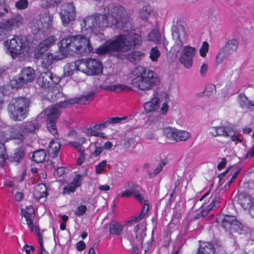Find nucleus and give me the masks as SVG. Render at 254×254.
I'll use <instances>...</instances> for the list:
<instances>
[{
    "label": "nucleus",
    "instance_id": "f257e3e1",
    "mask_svg": "<svg viewBox=\"0 0 254 254\" xmlns=\"http://www.w3.org/2000/svg\"><path fill=\"white\" fill-rule=\"evenodd\" d=\"M109 17L105 14H94L83 18L80 23L82 34L67 36L62 39L58 44L59 52L54 55L46 54L43 58L42 65L49 67L55 62L64 59L70 53L86 54L91 53L93 48L90 42L89 37L101 34L107 27L110 21L113 25L124 31H129L109 39L95 49L99 55L110 54L118 58L124 59L125 53L133 50L142 43L141 36L131 30V22L126 16V11L118 3L109 6Z\"/></svg>",
    "mask_w": 254,
    "mask_h": 254
},
{
    "label": "nucleus",
    "instance_id": "13d9d810",
    "mask_svg": "<svg viewBox=\"0 0 254 254\" xmlns=\"http://www.w3.org/2000/svg\"><path fill=\"white\" fill-rule=\"evenodd\" d=\"M208 69V64L205 63H202V64L200 66V68H199V72L200 75L202 77L205 76L206 74Z\"/></svg>",
    "mask_w": 254,
    "mask_h": 254
},
{
    "label": "nucleus",
    "instance_id": "6ab92c4d",
    "mask_svg": "<svg viewBox=\"0 0 254 254\" xmlns=\"http://www.w3.org/2000/svg\"><path fill=\"white\" fill-rule=\"evenodd\" d=\"M22 217L25 218L26 223L29 229L33 231L36 226L34 227L33 224V219L35 217L34 209L32 206H27L25 208H22L21 211Z\"/></svg>",
    "mask_w": 254,
    "mask_h": 254
},
{
    "label": "nucleus",
    "instance_id": "2eb2a0df",
    "mask_svg": "<svg viewBox=\"0 0 254 254\" xmlns=\"http://www.w3.org/2000/svg\"><path fill=\"white\" fill-rule=\"evenodd\" d=\"M86 141V139L80 134L77 135L75 141L69 142V144L76 149L79 153L80 156L77 161L78 165L83 163L85 160V149L82 145Z\"/></svg>",
    "mask_w": 254,
    "mask_h": 254
},
{
    "label": "nucleus",
    "instance_id": "c03bdc74",
    "mask_svg": "<svg viewBox=\"0 0 254 254\" xmlns=\"http://www.w3.org/2000/svg\"><path fill=\"white\" fill-rule=\"evenodd\" d=\"M35 231L38 237V241L40 244V252L38 254H48L47 252L44 249L43 241V236L40 233L39 228L35 227Z\"/></svg>",
    "mask_w": 254,
    "mask_h": 254
},
{
    "label": "nucleus",
    "instance_id": "cd10ccee",
    "mask_svg": "<svg viewBox=\"0 0 254 254\" xmlns=\"http://www.w3.org/2000/svg\"><path fill=\"white\" fill-rule=\"evenodd\" d=\"M82 131L87 137L94 136L101 138H107L108 136L103 132L99 131L94 125L89 127H86L82 129Z\"/></svg>",
    "mask_w": 254,
    "mask_h": 254
},
{
    "label": "nucleus",
    "instance_id": "4d7b16f0",
    "mask_svg": "<svg viewBox=\"0 0 254 254\" xmlns=\"http://www.w3.org/2000/svg\"><path fill=\"white\" fill-rule=\"evenodd\" d=\"M216 91V87L214 84H208L205 89V93L207 95H211L214 94Z\"/></svg>",
    "mask_w": 254,
    "mask_h": 254
},
{
    "label": "nucleus",
    "instance_id": "bb28decb",
    "mask_svg": "<svg viewBox=\"0 0 254 254\" xmlns=\"http://www.w3.org/2000/svg\"><path fill=\"white\" fill-rule=\"evenodd\" d=\"M172 35L174 39L183 42L187 36L185 28L182 25L174 26L172 29Z\"/></svg>",
    "mask_w": 254,
    "mask_h": 254
},
{
    "label": "nucleus",
    "instance_id": "f8f14e48",
    "mask_svg": "<svg viewBox=\"0 0 254 254\" xmlns=\"http://www.w3.org/2000/svg\"><path fill=\"white\" fill-rule=\"evenodd\" d=\"M76 14V9L73 3L69 2L63 4L60 13L62 24L64 26H67L74 20Z\"/></svg>",
    "mask_w": 254,
    "mask_h": 254
},
{
    "label": "nucleus",
    "instance_id": "a19ab883",
    "mask_svg": "<svg viewBox=\"0 0 254 254\" xmlns=\"http://www.w3.org/2000/svg\"><path fill=\"white\" fill-rule=\"evenodd\" d=\"M46 157V151L45 150L41 149L35 151L32 157V160L35 162L39 163L42 162Z\"/></svg>",
    "mask_w": 254,
    "mask_h": 254
},
{
    "label": "nucleus",
    "instance_id": "bf43d9fd",
    "mask_svg": "<svg viewBox=\"0 0 254 254\" xmlns=\"http://www.w3.org/2000/svg\"><path fill=\"white\" fill-rule=\"evenodd\" d=\"M127 117H124L122 118L120 117H114L110 118L108 119L107 122L109 124H117L120 123L121 121L125 120L127 119Z\"/></svg>",
    "mask_w": 254,
    "mask_h": 254
},
{
    "label": "nucleus",
    "instance_id": "a18cd8bd",
    "mask_svg": "<svg viewBox=\"0 0 254 254\" xmlns=\"http://www.w3.org/2000/svg\"><path fill=\"white\" fill-rule=\"evenodd\" d=\"M7 158L6 150L2 142H0V166L4 165Z\"/></svg>",
    "mask_w": 254,
    "mask_h": 254
},
{
    "label": "nucleus",
    "instance_id": "9b49d317",
    "mask_svg": "<svg viewBox=\"0 0 254 254\" xmlns=\"http://www.w3.org/2000/svg\"><path fill=\"white\" fill-rule=\"evenodd\" d=\"M199 200L204 201V206L200 213L201 216H204L218 204L219 196L217 193H213L209 190L200 197Z\"/></svg>",
    "mask_w": 254,
    "mask_h": 254
},
{
    "label": "nucleus",
    "instance_id": "79ce46f5",
    "mask_svg": "<svg viewBox=\"0 0 254 254\" xmlns=\"http://www.w3.org/2000/svg\"><path fill=\"white\" fill-rule=\"evenodd\" d=\"M76 70L77 69L75 63L67 64L64 67V75L65 77L71 76Z\"/></svg>",
    "mask_w": 254,
    "mask_h": 254
},
{
    "label": "nucleus",
    "instance_id": "7c9ffc66",
    "mask_svg": "<svg viewBox=\"0 0 254 254\" xmlns=\"http://www.w3.org/2000/svg\"><path fill=\"white\" fill-rule=\"evenodd\" d=\"M214 246L211 243L203 242L200 243L197 254H214Z\"/></svg>",
    "mask_w": 254,
    "mask_h": 254
},
{
    "label": "nucleus",
    "instance_id": "1a4fd4ad",
    "mask_svg": "<svg viewBox=\"0 0 254 254\" xmlns=\"http://www.w3.org/2000/svg\"><path fill=\"white\" fill-rule=\"evenodd\" d=\"M29 105L28 99L19 97L15 99L12 104L9 106L10 117L14 121H21L26 116Z\"/></svg>",
    "mask_w": 254,
    "mask_h": 254
},
{
    "label": "nucleus",
    "instance_id": "dca6fc26",
    "mask_svg": "<svg viewBox=\"0 0 254 254\" xmlns=\"http://www.w3.org/2000/svg\"><path fill=\"white\" fill-rule=\"evenodd\" d=\"M136 239L137 241H141L142 248L145 252H147L151 247L152 240L145 242L144 238L146 236L145 228L143 224H138L135 227Z\"/></svg>",
    "mask_w": 254,
    "mask_h": 254
},
{
    "label": "nucleus",
    "instance_id": "ddd939ff",
    "mask_svg": "<svg viewBox=\"0 0 254 254\" xmlns=\"http://www.w3.org/2000/svg\"><path fill=\"white\" fill-rule=\"evenodd\" d=\"M195 53V48L190 46H184L179 57L180 63L186 68H190L193 64V58Z\"/></svg>",
    "mask_w": 254,
    "mask_h": 254
},
{
    "label": "nucleus",
    "instance_id": "5701e85b",
    "mask_svg": "<svg viewBox=\"0 0 254 254\" xmlns=\"http://www.w3.org/2000/svg\"><path fill=\"white\" fill-rule=\"evenodd\" d=\"M147 40L158 44L162 42L165 48L168 45V41L165 37L162 36L157 29H153L151 31L148 35Z\"/></svg>",
    "mask_w": 254,
    "mask_h": 254
},
{
    "label": "nucleus",
    "instance_id": "338daca9",
    "mask_svg": "<svg viewBox=\"0 0 254 254\" xmlns=\"http://www.w3.org/2000/svg\"><path fill=\"white\" fill-rule=\"evenodd\" d=\"M34 250L33 246L27 244L25 245L23 248V251H24L26 254H30V252L34 251Z\"/></svg>",
    "mask_w": 254,
    "mask_h": 254
},
{
    "label": "nucleus",
    "instance_id": "a211bd4d",
    "mask_svg": "<svg viewBox=\"0 0 254 254\" xmlns=\"http://www.w3.org/2000/svg\"><path fill=\"white\" fill-rule=\"evenodd\" d=\"M231 126H212L208 128V133L212 136H223L227 137L231 134Z\"/></svg>",
    "mask_w": 254,
    "mask_h": 254
},
{
    "label": "nucleus",
    "instance_id": "3c124183",
    "mask_svg": "<svg viewBox=\"0 0 254 254\" xmlns=\"http://www.w3.org/2000/svg\"><path fill=\"white\" fill-rule=\"evenodd\" d=\"M28 6V0H18L15 2V6L19 10L26 9Z\"/></svg>",
    "mask_w": 254,
    "mask_h": 254
},
{
    "label": "nucleus",
    "instance_id": "72a5a7b5",
    "mask_svg": "<svg viewBox=\"0 0 254 254\" xmlns=\"http://www.w3.org/2000/svg\"><path fill=\"white\" fill-rule=\"evenodd\" d=\"M159 103V99L158 97L153 98L150 101L146 102L144 104V108L147 112H151L157 109Z\"/></svg>",
    "mask_w": 254,
    "mask_h": 254
},
{
    "label": "nucleus",
    "instance_id": "864d4df0",
    "mask_svg": "<svg viewBox=\"0 0 254 254\" xmlns=\"http://www.w3.org/2000/svg\"><path fill=\"white\" fill-rule=\"evenodd\" d=\"M87 208L84 205L79 206L74 211V214L77 216L83 215L86 211Z\"/></svg>",
    "mask_w": 254,
    "mask_h": 254
},
{
    "label": "nucleus",
    "instance_id": "a878e982",
    "mask_svg": "<svg viewBox=\"0 0 254 254\" xmlns=\"http://www.w3.org/2000/svg\"><path fill=\"white\" fill-rule=\"evenodd\" d=\"M19 76L23 80L24 83L32 82L35 77V71L31 67H25L21 70Z\"/></svg>",
    "mask_w": 254,
    "mask_h": 254
},
{
    "label": "nucleus",
    "instance_id": "e433bc0d",
    "mask_svg": "<svg viewBox=\"0 0 254 254\" xmlns=\"http://www.w3.org/2000/svg\"><path fill=\"white\" fill-rule=\"evenodd\" d=\"M190 136V133L186 130L177 129L174 141H186Z\"/></svg>",
    "mask_w": 254,
    "mask_h": 254
},
{
    "label": "nucleus",
    "instance_id": "20e7f679",
    "mask_svg": "<svg viewBox=\"0 0 254 254\" xmlns=\"http://www.w3.org/2000/svg\"><path fill=\"white\" fill-rule=\"evenodd\" d=\"M135 76L132 79L133 87L141 90H148L160 83V79L157 74L154 71L138 66L133 70Z\"/></svg>",
    "mask_w": 254,
    "mask_h": 254
},
{
    "label": "nucleus",
    "instance_id": "4c0bfd02",
    "mask_svg": "<svg viewBox=\"0 0 254 254\" xmlns=\"http://www.w3.org/2000/svg\"><path fill=\"white\" fill-rule=\"evenodd\" d=\"M149 55V58L151 61L157 63L161 56V52L157 46H154L150 49Z\"/></svg>",
    "mask_w": 254,
    "mask_h": 254
},
{
    "label": "nucleus",
    "instance_id": "f03ea898",
    "mask_svg": "<svg viewBox=\"0 0 254 254\" xmlns=\"http://www.w3.org/2000/svg\"><path fill=\"white\" fill-rule=\"evenodd\" d=\"M93 93H90L87 95H81L78 98L69 99L55 105L51 106L47 108L44 113L42 112L40 114L37 118V120H39V118L45 115L47 118V128L51 134L55 135L57 134L56 121L61 115V109L65 108L68 104H85L86 101H91L93 99Z\"/></svg>",
    "mask_w": 254,
    "mask_h": 254
},
{
    "label": "nucleus",
    "instance_id": "8fccbe9b",
    "mask_svg": "<svg viewBox=\"0 0 254 254\" xmlns=\"http://www.w3.org/2000/svg\"><path fill=\"white\" fill-rule=\"evenodd\" d=\"M10 84L12 88H19L25 84L20 76L18 78H14L11 80Z\"/></svg>",
    "mask_w": 254,
    "mask_h": 254
},
{
    "label": "nucleus",
    "instance_id": "de8ad7c7",
    "mask_svg": "<svg viewBox=\"0 0 254 254\" xmlns=\"http://www.w3.org/2000/svg\"><path fill=\"white\" fill-rule=\"evenodd\" d=\"M209 50V44L207 42H203L199 50V53L202 58H205Z\"/></svg>",
    "mask_w": 254,
    "mask_h": 254
},
{
    "label": "nucleus",
    "instance_id": "c85d7f7f",
    "mask_svg": "<svg viewBox=\"0 0 254 254\" xmlns=\"http://www.w3.org/2000/svg\"><path fill=\"white\" fill-rule=\"evenodd\" d=\"M88 149L90 150L91 155L94 157L99 156L103 150L101 142L98 139L93 142H90Z\"/></svg>",
    "mask_w": 254,
    "mask_h": 254
},
{
    "label": "nucleus",
    "instance_id": "58836bf2",
    "mask_svg": "<svg viewBox=\"0 0 254 254\" xmlns=\"http://www.w3.org/2000/svg\"><path fill=\"white\" fill-rule=\"evenodd\" d=\"M76 65L77 70H79L87 74L88 69V59H82L74 62Z\"/></svg>",
    "mask_w": 254,
    "mask_h": 254
},
{
    "label": "nucleus",
    "instance_id": "e2e57ef3",
    "mask_svg": "<svg viewBox=\"0 0 254 254\" xmlns=\"http://www.w3.org/2000/svg\"><path fill=\"white\" fill-rule=\"evenodd\" d=\"M166 165V162L164 160L161 161L156 168L155 169L154 171V173L155 175H157L159 173L161 170H162L163 167Z\"/></svg>",
    "mask_w": 254,
    "mask_h": 254
},
{
    "label": "nucleus",
    "instance_id": "680f3d73",
    "mask_svg": "<svg viewBox=\"0 0 254 254\" xmlns=\"http://www.w3.org/2000/svg\"><path fill=\"white\" fill-rule=\"evenodd\" d=\"M145 138L148 141H154L157 139V136L155 133L149 131L146 133Z\"/></svg>",
    "mask_w": 254,
    "mask_h": 254
},
{
    "label": "nucleus",
    "instance_id": "49530a36",
    "mask_svg": "<svg viewBox=\"0 0 254 254\" xmlns=\"http://www.w3.org/2000/svg\"><path fill=\"white\" fill-rule=\"evenodd\" d=\"M228 55L223 48L220 49L216 57V62L217 64H220L222 63L226 56Z\"/></svg>",
    "mask_w": 254,
    "mask_h": 254
},
{
    "label": "nucleus",
    "instance_id": "6e6552de",
    "mask_svg": "<svg viewBox=\"0 0 254 254\" xmlns=\"http://www.w3.org/2000/svg\"><path fill=\"white\" fill-rule=\"evenodd\" d=\"M24 17L20 13L0 21V41L2 40L13 30L19 28L24 24Z\"/></svg>",
    "mask_w": 254,
    "mask_h": 254
},
{
    "label": "nucleus",
    "instance_id": "0eeeda50",
    "mask_svg": "<svg viewBox=\"0 0 254 254\" xmlns=\"http://www.w3.org/2000/svg\"><path fill=\"white\" fill-rule=\"evenodd\" d=\"M39 18H34L30 27L34 32H41L45 34L54 33L56 29L53 26V15L48 11L41 13Z\"/></svg>",
    "mask_w": 254,
    "mask_h": 254
},
{
    "label": "nucleus",
    "instance_id": "423d86ee",
    "mask_svg": "<svg viewBox=\"0 0 254 254\" xmlns=\"http://www.w3.org/2000/svg\"><path fill=\"white\" fill-rule=\"evenodd\" d=\"M39 125L36 122H27L20 126L12 128L8 134L4 138L7 141L9 139H14L19 142H22L31 134L39 130Z\"/></svg>",
    "mask_w": 254,
    "mask_h": 254
},
{
    "label": "nucleus",
    "instance_id": "774afa93",
    "mask_svg": "<svg viewBox=\"0 0 254 254\" xmlns=\"http://www.w3.org/2000/svg\"><path fill=\"white\" fill-rule=\"evenodd\" d=\"M64 173V168L59 167L54 171V175L58 177L62 176Z\"/></svg>",
    "mask_w": 254,
    "mask_h": 254
},
{
    "label": "nucleus",
    "instance_id": "2f4dec72",
    "mask_svg": "<svg viewBox=\"0 0 254 254\" xmlns=\"http://www.w3.org/2000/svg\"><path fill=\"white\" fill-rule=\"evenodd\" d=\"M239 41L236 39L229 40L222 48L228 54L230 55L236 51Z\"/></svg>",
    "mask_w": 254,
    "mask_h": 254
},
{
    "label": "nucleus",
    "instance_id": "37998d69",
    "mask_svg": "<svg viewBox=\"0 0 254 254\" xmlns=\"http://www.w3.org/2000/svg\"><path fill=\"white\" fill-rule=\"evenodd\" d=\"M128 87L123 84H116L109 85L107 89L110 91L115 92H120L122 91L125 90L127 89Z\"/></svg>",
    "mask_w": 254,
    "mask_h": 254
},
{
    "label": "nucleus",
    "instance_id": "c9c22d12",
    "mask_svg": "<svg viewBox=\"0 0 254 254\" xmlns=\"http://www.w3.org/2000/svg\"><path fill=\"white\" fill-rule=\"evenodd\" d=\"M163 135L169 140L174 141L177 128L171 127H166L163 128Z\"/></svg>",
    "mask_w": 254,
    "mask_h": 254
},
{
    "label": "nucleus",
    "instance_id": "4468645a",
    "mask_svg": "<svg viewBox=\"0 0 254 254\" xmlns=\"http://www.w3.org/2000/svg\"><path fill=\"white\" fill-rule=\"evenodd\" d=\"M217 220L218 222H221L222 226L226 230H233L238 233H240L242 231V224L237 220L234 216L228 215L220 216Z\"/></svg>",
    "mask_w": 254,
    "mask_h": 254
},
{
    "label": "nucleus",
    "instance_id": "393cba45",
    "mask_svg": "<svg viewBox=\"0 0 254 254\" xmlns=\"http://www.w3.org/2000/svg\"><path fill=\"white\" fill-rule=\"evenodd\" d=\"M159 103L157 109L160 114L165 115L169 110V96L167 93H164L159 97Z\"/></svg>",
    "mask_w": 254,
    "mask_h": 254
},
{
    "label": "nucleus",
    "instance_id": "ea45409f",
    "mask_svg": "<svg viewBox=\"0 0 254 254\" xmlns=\"http://www.w3.org/2000/svg\"><path fill=\"white\" fill-rule=\"evenodd\" d=\"M124 226L116 222H113L109 225L110 233L111 234L119 235L121 234Z\"/></svg>",
    "mask_w": 254,
    "mask_h": 254
},
{
    "label": "nucleus",
    "instance_id": "473e14b6",
    "mask_svg": "<svg viewBox=\"0 0 254 254\" xmlns=\"http://www.w3.org/2000/svg\"><path fill=\"white\" fill-rule=\"evenodd\" d=\"M60 148L61 144L58 140H52L49 145L48 152L52 157L55 158L57 156Z\"/></svg>",
    "mask_w": 254,
    "mask_h": 254
},
{
    "label": "nucleus",
    "instance_id": "7ed1b4c3",
    "mask_svg": "<svg viewBox=\"0 0 254 254\" xmlns=\"http://www.w3.org/2000/svg\"><path fill=\"white\" fill-rule=\"evenodd\" d=\"M5 53L13 60L22 61L28 57L32 52L27 38L23 36L14 35L3 42Z\"/></svg>",
    "mask_w": 254,
    "mask_h": 254
},
{
    "label": "nucleus",
    "instance_id": "69168bd1",
    "mask_svg": "<svg viewBox=\"0 0 254 254\" xmlns=\"http://www.w3.org/2000/svg\"><path fill=\"white\" fill-rule=\"evenodd\" d=\"M231 132L230 135H228L227 137H229L231 140L233 141L239 140L238 136L236 135L235 131L234 130L233 127H231Z\"/></svg>",
    "mask_w": 254,
    "mask_h": 254
},
{
    "label": "nucleus",
    "instance_id": "603ef678",
    "mask_svg": "<svg viewBox=\"0 0 254 254\" xmlns=\"http://www.w3.org/2000/svg\"><path fill=\"white\" fill-rule=\"evenodd\" d=\"M62 0H46L42 1L41 3L42 7H48L50 6H56L60 3Z\"/></svg>",
    "mask_w": 254,
    "mask_h": 254
},
{
    "label": "nucleus",
    "instance_id": "9d476101",
    "mask_svg": "<svg viewBox=\"0 0 254 254\" xmlns=\"http://www.w3.org/2000/svg\"><path fill=\"white\" fill-rule=\"evenodd\" d=\"M124 187L125 190L118 193V198H128L133 195L134 197L140 203H143L146 200L139 192V187L136 183L128 182L125 184Z\"/></svg>",
    "mask_w": 254,
    "mask_h": 254
},
{
    "label": "nucleus",
    "instance_id": "5fc2aeb1",
    "mask_svg": "<svg viewBox=\"0 0 254 254\" xmlns=\"http://www.w3.org/2000/svg\"><path fill=\"white\" fill-rule=\"evenodd\" d=\"M145 54L140 51L133 52L131 54L132 58L135 61H139L143 59L145 57Z\"/></svg>",
    "mask_w": 254,
    "mask_h": 254
},
{
    "label": "nucleus",
    "instance_id": "412c9836",
    "mask_svg": "<svg viewBox=\"0 0 254 254\" xmlns=\"http://www.w3.org/2000/svg\"><path fill=\"white\" fill-rule=\"evenodd\" d=\"M84 176V174H76L73 178L72 181L64 187V193L69 194L74 192L76 189L81 185L82 179Z\"/></svg>",
    "mask_w": 254,
    "mask_h": 254
},
{
    "label": "nucleus",
    "instance_id": "6e6d98bb",
    "mask_svg": "<svg viewBox=\"0 0 254 254\" xmlns=\"http://www.w3.org/2000/svg\"><path fill=\"white\" fill-rule=\"evenodd\" d=\"M139 15L143 19H146L149 15V9L147 6H143L139 11Z\"/></svg>",
    "mask_w": 254,
    "mask_h": 254
},
{
    "label": "nucleus",
    "instance_id": "c756f323",
    "mask_svg": "<svg viewBox=\"0 0 254 254\" xmlns=\"http://www.w3.org/2000/svg\"><path fill=\"white\" fill-rule=\"evenodd\" d=\"M34 196L37 199L45 198L47 196V188L45 184H39L34 188Z\"/></svg>",
    "mask_w": 254,
    "mask_h": 254
},
{
    "label": "nucleus",
    "instance_id": "0e129e2a",
    "mask_svg": "<svg viewBox=\"0 0 254 254\" xmlns=\"http://www.w3.org/2000/svg\"><path fill=\"white\" fill-rule=\"evenodd\" d=\"M136 144V142L134 139L130 138L128 139L127 140H125V146L126 148H128L130 147L134 146Z\"/></svg>",
    "mask_w": 254,
    "mask_h": 254
},
{
    "label": "nucleus",
    "instance_id": "f3484780",
    "mask_svg": "<svg viewBox=\"0 0 254 254\" xmlns=\"http://www.w3.org/2000/svg\"><path fill=\"white\" fill-rule=\"evenodd\" d=\"M56 41L57 38L54 35L47 37L40 43L35 49L34 54V57L36 59L40 58Z\"/></svg>",
    "mask_w": 254,
    "mask_h": 254
},
{
    "label": "nucleus",
    "instance_id": "052dcab7",
    "mask_svg": "<svg viewBox=\"0 0 254 254\" xmlns=\"http://www.w3.org/2000/svg\"><path fill=\"white\" fill-rule=\"evenodd\" d=\"M183 43V42L177 40L175 44H174L173 47L172 48V51L177 53L180 52V50L182 47Z\"/></svg>",
    "mask_w": 254,
    "mask_h": 254
},
{
    "label": "nucleus",
    "instance_id": "f704fd0d",
    "mask_svg": "<svg viewBox=\"0 0 254 254\" xmlns=\"http://www.w3.org/2000/svg\"><path fill=\"white\" fill-rule=\"evenodd\" d=\"M142 203L144 204L141 212L138 215L133 217L130 220L131 221L137 222L141 220L148 212L149 209L148 201L147 200H144Z\"/></svg>",
    "mask_w": 254,
    "mask_h": 254
},
{
    "label": "nucleus",
    "instance_id": "b1692460",
    "mask_svg": "<svg viewBox=\"0 0 254 254\" xmlns=\"http://www.w3.org/2000/svg\"><path fill=\"white\" fill-rule=\"evenodd\" d=\"M232 169L233 168H230L225 172L221 173L218 176L220 181H221L223 178H225L226 176V178L225 179V181H227L226 183L228 184V186L234 181L240 172V170L233 171Z\"/></svg>",
    "mask_w": 254,
    "mask_h": 254
},
{
    "label": "nucleus",
    "instance_id": "aec40b11",
    "mask_svg": "<svg viewBox=\"0 0 254 254\" xmlns=\"http://www.w3.org/2000/svg\"><path fill=\"white\" fill-rule=\"evenodd\" d=\"M88 67L87 75H98L102 72L103 66L99 60L89 58Z\"/></svg>",
    "mask_w": 254,
    "mask_h": 254
},
{
    "label": "nucleus",
    "instance_id": "4be33fe9",
    "mask_svg": "<svg viewBox=\"0 0 254 254\" xmlns=\"http://www.w3.org/2000/svg\"><path fill=\"white\" fill-rule=\"evenodd\" d=\"M238 203L245 210H251L254 204L253 198L249 195L240 193L238 197Z\"/></svg>",
    "mask_w": 254,
    "mask_h": 254
},
{
    "label": "nucleus",
    "instance_id": "09e8293b",
    "mask_svg": "<svg viewBox=\"0 0 254 254\" xmlns=\"http://www.w3.org/2000/svg\"><path fill=\"white\" fill-rule=\"evenodd\" d=\"M107 165V161L106 160H102L99 164L95 166L96 173L98 174H102L105 170Z\"/></svg>",
    "mask_w": 254,
    "mask_h": 254
},
{
    "label": "nucleus",
    "instance_id": "39448f33",
    "mask_svg": "<svg viewBox=\"0 0 254 254\" xmlns=\"http://www.w3.org/2000/svg\"><path fill=\"white\" fill-rule=\"evenodd\" d=\"M60 80V77L50 71L44 72L38 77V84L45 89H48L46 98L49 100H54L57 96L61 95L62 88L58 84Z\"/></svg>",
    "mask_w": 254,
    "mask_h": 254
}]
</instances>
